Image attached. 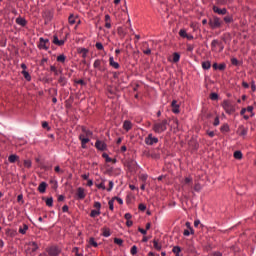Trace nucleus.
<instances>
[{
  "label": "nucleus",
  "instance_id": "obj_30",
  "mask_svg": "<svg viewBox=\"0 0 256 256\" xmlns=\"http://www.w3.org/2000/svg\"><path fill=\"white\" fill-rule=\"evenodd\" d=\"M219 45H221V42H219V40H213V41L211 42L212 51H215V48H216L217 46L219 47Z\"/></svg>",
  "mask_w": 256,
  "mask_h": 256
},
{
  "label": "nucleus",
  "instance_id": "obj_13",
  "mask_svg": "<svg viewBox=\"0 0 256 256\" xmlns=\"http://www.w3.org/2000/svg\"><path fill=\"white\" fill-rule=\"evenodd\" d=\"M102 63H103V60H101V59H96V60L94 61V63H93L94 69H98V71H103V68L101 67Z\"/></svg>",
  "mask_w": 256,
  "mask_h": 256
},
{
  "label": "nucleus",
  "instance_id": "obj_31",
  "mask_svg": "<svg viewBox=\"0 0 256 256\" xmlns=\"http://www.w3.org/2000/svg\"><path fill=\"white\" fill-rule=\"evenodd\" d=\"M181 59V55L177 52L173 54V63H179V60Z\"/></svg>",
  "mask_w": 256,
  "mask_h": 256
},
{
  "label": "nucleus",
  "instance_id": "obj_20",
  "mask_svg": "<svg viewBox=\"0 0 256 256\" xmlns=\"http://www.w3.org/2000/svg\"><path fill=\"white\" fill-rule=\"evenodd\" d=\"M82 135H84V137H93V131L83 127L82 128Z\"/></svg>",
  "mask_w": 256,
  "mask_h": 256
},
{
  "label": "nucleus",
  "instance_id": "obj_6",
  "mask_svg": "<svg viewBox=\"0 0 256 256\" xmlns=\"http://www.w3.org/2000/svg\"><path fill=\"white\" fill-rule=\"evenodd\" d=\"M144 141L146 145H157V143H159V138L153 136V134L150 133Z\"/></svg>",
  "mask_w": 256,
  "mask_h": 256
},
{
  "label": "nucleus",
  "instance_id": "obj_44",
  "mask_svg": "<svg viewBox=\"0 0 256 256\" xmlns=\"http://www.w3.org/2000/svg\"><path fill=\"white\" fill-rule=\"evenodd\" d=\"M184 183H185L186 185H191V183H193V178H191V177H186V178L184 179Z\"/></svg>",
  "mask_w": 256,
  "mask_h": 256
},
{
  "label": "nucleus",
  "instance_id": "obj_26",
  "mask_svg": "<svg viewBox=\"0 0 256 256\" xmlns=\"http://www.w3.org/2000/svg\"><path fill=\"white\" fill-rule=\"evenodd\" d=\"M202 69H204L205 71H209V69H211V61L202 62Z\"/></svg>",
  "mask_w": 256,
  "mask_h": 256
},
{
  "label": "nucleus",
  "instance_id": "obj_56",
  "mask_svg": "<svg viewBox=\"0 0 256 256\" xmlns=\"http://www.w3.org/2000/svg\"><path fill=\"white\" fill-rule=\"evenodd\" d=\"M231 63L237 67V65H239V60H237V58H232Z\"/></svg>",
  "mask_w": 256,
  "mask_h": 256
},
{
  "label": "nucleus",
  "instance_id": "obj_7",
  "mask_svg": "<svg viewBox=\"0 0 256 256\" xmlns=\"http://www.w3.org/2000/svg\"><path fill=\"white\" fill-rule=\"evenodd\" d=\"M79 140L81 141L82 149H87V143H89V141H91V139H89L88 137H85V134H80Z\"/></svg>",
  "mask_w": 256,
  "mask_h": 256
},
{
  "label": "nucleus",
  "instance_id": "obj_12",
  "mask_svg": "<svg viewBox=\"0 0 256 256\" xmlns=\"http://www.w3.org/2000/svg\"><path fill=\"white\" fill-rule=\"evenodd\" d=\"M153 245H154V249L156 251H161V249H163V245L161 243H159V239L154 238L152 241Z\"/></svg>",
  "mask_w": 256,
  "mask_h": 256
},
{
  "label": "nucleus",
  "instance_id": "obj_11",
  "mask_svg": "<svg viewBox=\"0 0 256 256\" xmlns=\"http://www.w3.org/2000/svg\"><path fill=\"white\" fill-rule=\"evenodd\" d=\"M171 107H172V113H175V114H179L180 113L179 104H177V100H173L172 101Z\"/></svg>",
  "mask_w": 256,
  "mask_h": 256
},
{
  "label": "nucleus",
  "instance_id": "obj_64",
  "mask_svg": "<svg viewBox=\"0 0 256 256\" xmlns=\"http://www.w3.org/2000/svg\"><path fill=\"white\" fill-rule=\"evenodd\" d=\"M144 55H151V50L150 48L143 50Z\"/></svg>",
  "mask_w": 256,
  "mask_h": 256
},
{
  "label": "nucleus",
  "instance_id": "obj_25",
  "mask_svg": "<svg viewBox=\"0 0 256 256\" xmlns=\"http://www.w3.org/2000/svg\"><path fill=\"white\" fill-rule=\"evenodd\" d=\"M9 163H16V161H19V156L16 154H12L8 157Z\"/></svg>",
  "mask_w": 256,
  "mask_h": 256
},
{
  "label": "nucleus",
  "instance_id": "obj_17",
  "mask_svg": "<svg viewBox=\"0 0 256 256\" xmlns=\"http://www.w3.org/2000/svg\"><path fill=\"white\" fill-rule=\"evenodd\" d=\"M78 53H80V55H82L83 59H87V55L89 53V49H87V48H79L78 49Z\"/></svg>",
  "mask_w": 256,
  "mask_h": 256
},
{
  "label": "nucleus",
  "instance_id": "obj_5",
  "mask_svg": "<svg viewBox=\"0 0 256 256\" xmlns=\"http://www.w3.org/2000/svg\"><path fill=\"white\" fill-rule=\"evenodd\" d=\"M46 253H48L49 256H59L61 255V248L58 246H50L46 248Z\"/></svg>",
  "mask_w": 256,
  "mask_h": 256
},
{
  "label": "nucleus",
  "instance_id": "obj_59",
  "mask_svg": "<svg viewBox=\"0 0 256 256\" xmlns=\"http://www.w3.org/2000/svg\"><path fill=\"white\" fill-rule=\"evenodd\" d=\"M81 178L84 179V181H89V174H82Z\"/></svg>",
  "mask_w": 256,
  "mask_h": 256
},
{
  "label": "nucleus",
  "instance_id": "obj_16",
  "mask_svg": "<svg viewBox=\"0 0 256 256\" xmlns=\"http://www.w3.org/2000/svg\"><path fill=\"white\" fill-rule=\"evenodd\" d=\"M77 197H78V199H85V197H86L85 189H83L82 187H79L77 189Z\"/></svg>",
  "mask_w": 256,
  "mask_h": 256
},
{
  "label": "nucleus",
  "instance_id": "obj_63",
  "mask_svg": "<svg viewBox=\"0 0 256 256\" xmlns=\"http://www.w3.org/2000/svg\"><path fill=\"white\" fill-rule=\"evenodd\" d=\"M212 256H223V253L216 251L212 253Z\"/></svg>",
  "mask_w": 256,
  "mask_h": 256
},
{
  "label": "nucleus",
  "instance_id": "obj_32",
  "mask_svg": "<svg viewBox=\"0 0 256 256\" xmlns=\"http://www.w3.org/2000/svg\"><path fill=\"white\" fill-rule=\"evenodd\" d=\"M108 205H109L110 211H114V209H115V200H113V198L111 200H109Z\"/></svg>",
  "mask_w": 256,
  "mask_h": 256
},
{
  "label": "nucleus",
  "instance_id": "obj_33",
  "mask_svg": "<svg viewBox=\"0 0 256 256\" xmlns=\"http://www.w3.org/2000/svg\"><path fill=\"white\" fill-rule=\"evenodd\" d=\"M58 82L60 83V85H62V87H64V85H67V79L63 76H60Z\"/></svg>",
  "mask_w": 256,
  "mask_h": 256
},
{
  "label": "nucleus",
  "instance_id": "obj_23",
  "mask_svg": "<svg viewBox=\"0 0 256 256\" xmlns=\"http://www.w3.org/2000/svg\"><path fill=\"white\" fill-rule=\"evenodd\" d=\"M172 253H174L175 256H183V254H181V247L179 246H174L172 249Z\"/></svg>",
  "mask_w": 256,
  "mask_h": 256
},
{
  "label": "nucleus",
  "instance_id": "obj_52",
  "mask_svg": "<svg viewBox=\"0 0 256 256\" xmlns=\"http://www.w3.org/2000/svg\"><path fill=\"white\" fill-rule=\"evenodd\" d=\"M131 255H137V247L134 245L130 250Z\"/></svg>",
  "mask_w": 256,
  "mask_h": 256
},
{
  "label": "nucleus",
  "instance_id": "obj_54",
  "mask_svg": "<svg viewBox=\"0 0 256 256\" xmlns=\"http://www.w3.org/2000/svg\"><path fill=\"white\" fill-rule=\"evenodd\" d=\"M186 227L191 231V235H193V233H195V231L193 230V227H191L190 222H186Z\"/></svg>",
  "mask_w": 256,
  "mask_h": 256
},
{
  "label": "nucleus",
  "instance_id": "obj_18",
  "mask_svg": "<svg viewBox=\"0 0 256 256\" xmlns=\"http://www.w3.org/2000/svg\"><path fill=\"white\" fill-rule=\"evenodd\" d=\"M18 231L21 235H26L27 231H29V226L27 224H23V226L19 227Z\"/></svg>",
  "mask_w": 256,
  "mask_h": 256
},
{
  "label": "nucleus",
  "instance_id": "obj_40",
  "mask_svg": "<svg viewBox=\"0 0 256 256\" xmlns=\"http://www.w3.org/2000/svg\"><path fill=\"white\" fill-rule=\"evenodd\" d=\"M89 244L92 245V247H99V244H97V241H95V238H90Z\"/></svg>",
  "mask_w": 256,
  "mask_h": 256
},
{
  "label": "nucleus",
  "instance_id": "obj_42",
  "mask_svg": "<svg viewBox=\"0 0 256 256\" xmlns=\"http://www.w3.org/2000/svg\"><path fill=\"white\" fill-rule=\"evenodd\" d=\"M179 35H180V37H183V39H185L187 37V30L181 29L179 31Z\"/></svg>",
  "mask_w": 256,
  "mask_h": 256
},
{
  "label": "nucleus",
  "instance_id": "obj_1",
  "mask_svg": "<svg viewBox=\"0 0 256 256\" xmlns=\"http://www.w3.org/2000/svg\"><path fill=\"white\" fill-rule=\"evenodd\" d=\"M167 125V119L155 121L152 125V131L157 135H161V133H165V131H167Z\"/></svg>",
  "mask_w": 256,
  "mask_h": 256
},
{
  "label": "nucleus",
  "instance_id": "obj_36",
  "mask_svg": "<svg viewBox=\"0 0 256 256\" xmlns=\"http://www.w3.org/2000/svg\"><path fill=\"white\" fill-rule=\"evenodd\" d=\"M102 157L105 159L106 163H111L113 161V158L109 157V154L104 153Z\"/></svg>",
  "mask_w": 256,
  "mask_h": 256
},
{
  "label": "nucleus",
  "instance_id": "obj_51",
  "mask_svg": "<svg viewBox=\"0 0 256 256\" xmlns=\"http://www.w3.org/2000/svg\"><path fill=\"white\" fill-rule=\"evenodd\" d=\"M112 199H113V201H117L119 203V205H123V199H121L117 196L113 197Z\"/></svg>",
  "mask_w": 256,
  "mask_h": 256
},
{
  "label": "nucleus",
  "instance_id": "obj_27",
  "mask_svg": "<svg viewBox=\"0 0 256 256\" xmlns=\"http://www.w3.org/2000/svg\"><path fill=\"white\" fill-rule=\"evenodd\" d=\"M95 185L97 189H102V191H105V189H107V187H105V179H102L101 183Z\"/></svg>",
  "mask_w": 256,
  "mask_h": 256
},
{
  "label": "nucleus",
  "instance_id": "obj_19",
  "mask_svg": "<svg viewBox=\"0 0 256 256\" xmlns=\"http://www.w3.org/2000/svg\"><path fill=\"white\" fill-rule=\"evenodd\" d=\"M39 193H45L47 191V183L41 182L38 186Z\"/></svg>",
  "mask_w": 256,
  "mask_h": 256
},
{
  "label": "nucleus",
  "instance_id": "obj_58",
  "mask_svg": "<svg viewBox=\"0 0 256 256\" xmlns=\"http://www.w3.org/2000/svg\"><path fill=\"white\" fill-rule=\"evenodd\" d=\"M138 208L140 211H145L147 209V206H145V204H139Z\"/></svg>",
  "mask_w": 256,
  "mask_h": 256
},
{
  "label": "nucleus",
  "instance_id": "obj_15",
  "mask_svg": "<svg viewBox=\"0 0 256 256\" xmlns=\"http://www.w3.org/2000/svg\"><path fill=\"white\" fill-rule=\"evenodd\" d=\"M109 65L110 67H113V69H119L120 65L118 62H115V59L113 58V56H110L109 58Z\"/></svg>",
  "mask_w": 256,
  "mask_h": 256
},
{
  "label": "nucleus",
  "instance_id": "obj_34",
  "mask_svg": "<svg viewBox=\"0 0 256 256\" xmlns=\"http://www.w3.org/2000/svg\"><path fill=\"white\" fill-rule=\"evenodd\" d=\"M234 159H243V153H241V151H235Z\"/></svg>",
  "mask_w": 256,
  "mask_h": 256
},
{
  "label": "nucleus",
  "instance_id": "obj_53",
  "mask_svg": "<svg viewBox=\"0 0 256 256\" xmlns=\"http://www.w3.org/2000/svg\"><path fill=\"white\" fill-rule=\"evenodd\" d=\"M114 243H116V245H123V240L121 238H115Z\"/></svg>",
  "mask_w": 256,
  "mask_h": 256
},
{
  "label": "nucleus",
  "instance_id": "obj_41",
  "mask_svg": "<svg viewBox=\"0 0 256 256\" xmlns=\"http://www.w3.org/2000/svg\"><path fill=\"white\" fill-rule=\"evenodd\" d=\"M210 99L212 101H217V99H219V94L218 93H211L210 94Z\"/></svg>",
  "mask_w": 256,
  "mask_h": 256
},
{
  "label": "nucleus",
  "instance_id": "obj_21",
  "mask_svg": "<svg viewBox=\"0 0 256 256\" xmlns=\"http://www.w3.org/2000/svg\"><path fill=\"white\" fill-rule=\"evenodd\" d=\"M16 23H17V25H20L21 27H25V25H27V20H25V18H23V17H18L16 19Z\"/></svg>",
  "mask_w": 256,
  "mask_h": 256
},
{
  "label": "nucleus",
  "instance_id": "obj_47",
  "mask_svg": "<svg viewBox=\"0 0 256 256\" xmlns=\"http://www.w3.org/2000/svg\"><path fill=\"white\" fill-rule=\"evenodd\" d=\"M226 68H227V65L225 63H222V64L218 65V70L219 71H225Z\"/></svg>",
  "mask_w": 256,
  "mask_h": 256
},
{
  "label": "nucleus",
  "instance_id": "obj_49",
  "mask_svg": "<svg viewBox=\"0 0 256 256\" xmlns=\"http://www.w3.org/2000/svg\"><path fill=\"white\" fill-rule=\"evenodd\" d=\"M31 165H32L31 160L24 161V166L27 167V169H31Z\"/></svg>",
  "mask_w": 256,
  "mask_h": 256
},
{
  "label": "nucleus",
  "instance_id": "obj_50",
  "mask_svg": "<svg viewBox=\"0 0 256 256\" xmlns=\"http://www.w3.org/2000/svg\"><path fill=\"white\" fill-rule=\"evenodd\" d=\"M201 189H202V187H201V185L199 183H196L194 185V191H197V193H199V191H201Z\"/></svg>",
  "mask_w": 256,
  "mask_h": 256
},
{
  "label": "nucleus",
  "instance_id": "obj_29",
  "mask_svg": "<svg viewBox=\"0 0 256 256\" xmlns=\"http://www.w3.org/2000/svg\"><path fill=\"white\" fill-rule=\"evenodd\" d=\"M22 75L24 79H26V81H31V75L29 74V72H27V70H22Z\"/></svg>",
  "mask_w": 256,
  "mask_h": 256
},
{
  "label": "nucleus",
  "instance_id": "obj_61",
  "mask_svg": "<svg viewBox=\"0 0 256 256\" xmlns=\"http://www.w3.org/2000/svg\"><path fill=\"white\" fill-rule=\"evenodd\" d=\"M193 49H195V47L193 46V45H191V44H188L187 45V51H193Z\"/></svg>",
  "mask_w": 256,
  "mask_h": 256
},
{
  "label": "nucleus",
  "instance_id": "obj_22",
  "mask_svg": "<svg viewBox=\"0 0 256 256\" xmlns=\"http://www.w3.org/2000/svg\"><path fill=\"white\" fill-rule=\"evenodd\" d=\"M238 134L241 137H245V135H247V128H245V126H239L238 128Z\"/></svg>",
  "mask_w": 256,
  "mask_h": 256
},
{
  "label": "nucleus",
  "instance_id": "obj_35",
  "mask_svg": "<svg viewBox=\"0 0 256 256\" xmlns=\"http://www.w3.org/2000/svg\"><path fill=\"white\" fill-rule=\"evenodd\" d=\"M223 19L225 23H233V16L231 15H227Z\"/></svg>",
  "mask_w": 256,
  "mask_h": 256
},
{
  "label": "nucleus",
  "instance_id": "obj_55",
  "mask_svg": "<svg viewBox=\"0 0 256 256\" xmlns=\"http://www.w3.org/2000/svg\"><path fill=\"white\" fill-rule=\"evenodd\" d=\"M132 217H133V215H131V213H126L124 215V218L126 219V221H131Z\"/></svg>",
  "mask_w": 256,
  "mask_h": 256
},
{
  "label": "nucleus",
  "instance_id": "obj_60",
  "mask_svg": "<svg viewBox=\"0 0 256 256\" xmlns=\"http://www.w3.org/2000/svg\"><path fill=\"white\" fill-rule=\"evenodd\" d=\"M251 89H252L253 92L256 91L255 81H253V80L251 82Z\"/></svg>",
  "mask_w": 256,
  "mask_h": 256
},
{
  "label": "nucleus",
  "instance_id": "obj_2",
  "mask_svg": "<svg viewBox=\"0 0 256 256\" xmlns=\"http://www.w3.org/2000/svg\"><path fill=\"white\" fill-rule=\"evenodd\" d=\"M222 108L228 115H233V113H235V105H233L229 100H224L222 102Z\"/></svg>",
  "mask_w": 256,
  "mask_h": 256
},
{
  "label": "nucleus",
  "instance_id": "obj_38",
  "mask_svg": "<svg viewBox=\"0 0 256 256\" xmlns=\"http://www.w3.org/2000/svg\"><path fill=\"white\" fill-rule=\"evenodd\" d=\"M96 49H98V51H104L105 47H103V44L101 42H97L95 45Z\"/></svg>",
  "mask_w": 256,
  "mask_h": 256
},
{
  "label": "nucleus",
  "instance_id": "obj_62",
  "mask_svg": "<svg viewBox=\"0 0 256 256\" xmlns=\"http://www.w3.org/2000/svg\"><path fill=\"white\" fill-rule=\"evenodd\" d=\"M183 235H184L185 237H189V235H191V231H189V230H184Z\"/></svg>",
  "mask_w": 256,
  "mask_h": 256
},
{
  "label": "nucleus",
  "instance_id": "obj_28",
  "mask_svg": "<svg viewBox=\"0 0 256 256\" xmlns=\"http://www.w3.org/2000/svg\"><path fill=\"white\" fill-rule=\"evenodd\" d=\"M99 215H101V210H92L90 212V217H92L94 219V217H99Z\"/></svg>",
  "mask_w": 256,
  "mask_h": 256
},
{
  "label": "nucleus",
  "instance_id": "obj_39",
  "mask_svg": "<svg viewBox=\"0 0 256 256\" xmlns=\"http://www.w3.org/2000/svg\"><path fill=\"white\" fill-rule=\"evenodd\" d=\"M46 205L47 207H53V197L46 199Z\"/></svg>",
  "mask_w": 256,
  "mask_h": 256
},
{
  "label": "nucleus",
  "instance_id": "obj_10",
  "mask_svg": "<svg viewBox=\"0 0 256 256\" xmlns=\"http://www.w3.org/2000/svg\"><path fill=\"white\" fill-rule=\"evenodd\" d=\"M212 11L217 13V15H227V8H219L217 6H213Z\"/></svg>",
  "mask_w": 256,
  "mask_h": 256
},
{
  "label": "nucleus",
  "instance_id": "obj_9",
  "mask_svg": "<svg viewBox=\"0 0 256 256\" xmlns=\"http://www.w3.org/2000/svg\"><path fill=\"white\" fill-rule=\"evenodd\" d=\"M39 249V245L36 242H29L28 243V252L35 253Z\"/></svg>",
  "mask_w": 256,
  "mask_h": 256
},
{
  "label": "nucleus",
  "instance_id": "obj_57",
  "mask_svg": "<svg viewBox=\"0 0 256 256\" xmlns=\"http://www.w3.org/2000/svg\"><path fill=\"white\" fill-rule=\"evenodd\" d=\"M219 123H220V121H219V116H217V117L214 119V123H213L214 127L219 126Z\"/></svg>",
  "mask_w": 256,
  "mask_h": 256
},
{
  "label": "nucleus",
  "instance_id": "obj_24",
  "mask_svg": "<svg viewBox=\"0 0 256 256\" xmlns=\"http://www.w3.org/2000/svg\"><path fill=\"white\" fill-rule=\"evenodd\" d=\"M103 237H111V229L104 227L102 228Z\"/></svg>",
  "mask_w": 256,
  "mask_h": 256
},
{
  "label": "nucleus",
  "instance_id": "obj_43",
  "mask_svg": "<svg viewBox=\"0 0 256 256\" xmlns=\"http://www.w3.org/2000/svg\"><path fill=\"white\" fill-rule=\"evenodd\" d=\"M68 21H69L70 25H75V16H73V14H71L68 18Z\"/></svg>",
  "mask_w": 256,
  "mask_h": 256
},
{
  "label": "nucleus",
  "instance_id": "obj_4",
  "mask_svg": "<svg viewBox=\"0 0 256 256\" xmlns=\"http://www.w3.org/2000/svg\"><path fill=\"white\" fill-rule=\"evenodd\" d=\"M49 47H51V42H49V39H44L43 37L39 38L38 49L49 51Z\"/></svg>",
  "mask_w": 256,
  "mask_h": 256
},
{
  "label": "nucleus",
  "instance_id": "obj_8",
  "mask_svg": "<svg viewBox=\"0 0 256 256\" xmlns=\"http://www.w3.org/2000/svg\"><path fill=\"white\" fill-rule=\"evenodd\" d=\"M95 147H96V149H98V151H106L107 150V144L101 140L96 141Z\"/></svg>",
  "mask_w": 256,
  "mask_h": 256
},
{
  "label": "nucleus",
  "instance_id": "obj_45",
  "mask_svg": "<svg viewBox=\"0 0 256 256\" xmlns=\"http://www.w3.org/2000/svg\"><path fill=\"white\" fill-rule=\"evenodd\" d=\"M115 186V183L110 180L109 181V187L107 188V191L110 192V191H113V187Z\"/></svg>",
  "mask_w": 256,
  "mask_h": 256
},
{
  "label": "nucleus",
  "instance_id": "obj_48",
  "mask_svg": "<svg viewBox=\"0 0 256 256\" xmlns=\"http://www.w3.org/2000/svg\"><path fill=\"white\" fill-rule=\"evenodd\" d=\"M94 208L97 211H101V202H94Z\"/></svg>",
  "mask_w": 256,
  "mask_h": 256
},
{
  "label": "nucleus",
  "instance_id": "obj_37",
  "mask_svg": "<svg viewBox=\"0 0 256 256\" xmlns=\"http://www.w3.org/2000/svg\"><path fill=\"white\" fill-rule=\"evenodd\" d=\"M67 59V57H65L63 54L59 55L57 57V61L58 63H65V60Z\"/></svg>",
  "mask_w": 256,
  "mask_h": 256
},
{
  "label": "nucleus",
  "instance_id": "obj_3",
  "mask_svg": "<svg viewBox=\"0 0 256 256\" xmlns=\"http://www.w3.org/2000/svg\"><path fill=\"white\" fill-rule=\"evenodd\" d=\"M208 25H210L211 29H219V27L223 25V21H221V18L213 16V18L209 20Z\"/></svg>",
  "mask_w": 256,
  "mask_h": 256
},
{
  "label": "nucleus",
  "instance_id": "obj_14",
  "mask_svg": "<svg viewBox=\"0 0 256 256\" xmlns=\"http://www.w3.org/2000/svg\"><path fill=\"white\" fill-rule=\"evenodd\" d=\"M123 129L125 131H131V129H133V123H131L129 120H125L123 123Z\"/></svg>",
  "mask_w": 256,
  "mask_h": 256
},
{
  "label": "nucleus",
  "instance_id": "obj_46",
  "mask_svg": "<svg viewBox=\"0 0 256 256\" xmlns=\"http://www.w3.org/2000/svg\"><path fill=\"white\" fill-rule=\"evenodd\" d=\"M50 71H52V73H54L55 75H59V71L57 70V67L55 66H50Z\"/></svg>",
  "mask_w": 256,
  "mask_h": 256
}]
</instances>
